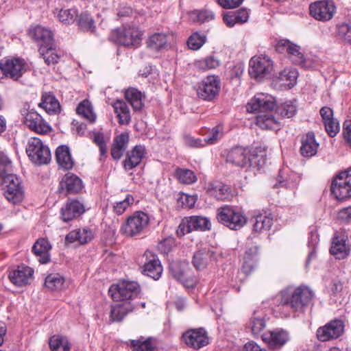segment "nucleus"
Returning a JSON list of instances; mask_svg holds the SVG:
<instances>
[{
  "mask_svg": "<svg viewBox=\"0 0 351 351\" xmlns=\"http://www.w3.org/2000/svg\"><path fill=\"white\" fill-rule=\"evenodd\" d=\"M176 247V241L173 238L169 237L161 241L158 245V250L164 254H168Z\"/></svg>",
  "mask_w": 351,
  "mask_h": 351,
  "instance_id": "63",
  "label": "nucleus"
},
{
  "mask_svg": "<svg viewBox=\"0 0 351 351\" xmlns=\"http://www.w3.org/2000/svg\"><path fill=\"white\" fill-rule=\"evenodd\" d=\"M250 325L253 335H258L265 328V319L263 315L254 311L250 319Z\"/></svg>",
  "mask_w": 351,
  "mask_h": 351,
  "instance_id": "52",
  "label": "nucleus"
},
{
  "mask_svg": "<svg viewBox=\"0 0 351 351\" xmlns=\"http://www.w3.org/2000/svg\"><path fill=\"white\" fill-rule=\"evenodd\" d=\"M330 191L339 200L351 197V168L337 176L332 182Z\"/></svg>",
  "mask_w": 351,
  "mask_h": 351,
  "instance_id": "9",
  "label": "nucleus"
},
{
  "mask_svg": "<svg viewBox=\"0 0 351 351\" xmlns=\"http://www.w3.org/2000/svg\"><path fill=\"white\" fill-rule=\"evenodd\" d=\"M176 176L180 182L186 184H191L197 181L195 173L190 169L178 168L176 171Z\"/></svg>",
  "mask_w": 351,
  "mask_h": 351,
  "instance_id": "55",
  "label": "nucleus"
},
{
  "mask_svg": "<svg viewBox=\"0 0 351 351\" xmlns=\"http://www.w3.org/2000/svg\"><path fill=\"white\" fill-rule=\"evenodd\" d=\"M208 192L210 195L221 201L230 200L233 197L231 187L219 182H210Z\"/></svg>",
  "mask_w": 351,
  "mask_h": 351,
  "instance_id": "29",
  "label": "nucleus"
},
{
  "mask_svg": "<svg viewBox=\"0 0 351 351\" xmlns=\"http://www.w3.org/2000/svg\"><path fill=\"white\" fill-rule=\"evenodd\" d=\"M77 12L75 9H62L58 14L60 21L65 24L73 23L77 19Z\"/></svg>",
  "mask_w": 351,
  "mask_h": 351,
  "instance_id": "57",
  "label": "nucleus"
},
{
  "mask_svg": "<svg viewBox=\"0 0 351 351\" xmlns=\"http://www.w3.org/2000/svg\"><path fill=\"white\" fill-rule=\"evenodd\" d=\"M49 344L51 351H71V343L68 339L62 335H53L49 339Z\"/></svg>",
  "mask_w": 351,
  "mask_h": 351,
  "instance_id": "44",
  "label": "nucleus"
},
{
  "mask_svg": "<svg viewBox=\"0 0 351 351\" xmlns=\"http://www.w3.org/2000/svg\"><path fill=\"white\" fill-rule=\"evenodd\" d=\"M125 97L134 111H141L144 107L143 94L138 89L129 88L125 92Z\"/></svg>",
  "mask_w": 351,
  "mask_h": 351,
  "instance_id": "39",
  "label": "nucleus"
},
{
  "mask_svg": "<svg viewBox=\"0 0 351 351\" xmlns=\"http://www.w3.org/2000/svg\"><path fill=\"white\" fill-rule=\"evenodd\" d=\"M223 127L221 125H216L211 130H208L209 136L205 138L207 145L215 144L222 136Z\"/></svg>",
  "mask_w": 351,
  "mask_h": 351,
  "instance_id": "61",
  "label": "nucleus"
},
{
  "mask_svg": "<svg viewBox=\"0 0 351 351\" xmlns=\"http://www.w3.org/2000/svg\"><path fill=\"white\" fill-rule=\"evenodd\" d=\"M249 74L251 77L260 80L273 70L271 60L266 56H254L250 60Z\"/></svg>",
  "mask_w": 351,
  "mask_h": 351,
  "instance_id": "13",
  "label": "nucleus"
},
{
  "mask_svg": "<svg viewBox=\"0 0 351 351\" xmlns=\"http://www.w3.org/2000/svg\"><path fill=\"white\" fill-rule=\"evenodd\" d=\"M130 141L128 132H122L114 137L110 154L114 160H119L126 151Z\"/></svg>",
  "mask_w": 351,
  "mask_h": 351,
  "instance_id": "27",
  "label": "nucleus"
},
{
  "mask_svg": "<svg viewBox=\"0 0 351 351\" xmlns=\"http://www.w3.org/2000/svg\"><path fill=\"white\" fill-rule=\"evenodd\" d=\"M214 16L213 13L207 10H195L191 14V17L194 21L199 22L201 23L214 19Z\"/></svg>",
  "mask_w": 351,
  "mask_h": 351,
  "instance_id": "58",
  "label": "nucleus"
},
{
  "mask_svg": "<svg viewBox=\"0 0 351 351\" xmlns=\"http://www.w3.org/2000/svg\"><path fill=\"white\" fill-rule=\"evenodd\" d=\"M76 113L88 120L90 123H94L95 121L96 114L93 112L91 102L88 99H84L77 105Z\"/></svg>",
  "mask_w": 351,
  "mask_h": 351,
  "instance_id": "42",
  "label": "nucleus"
},
{
  "mask_svg": "<svg viewBox=\"0 0 351 351\" xmlns=\"http://www.w3.org/2000/svg\"><path fill=\"white\" fill-rule=\"evenodd\" d=\"M26 62L20 58H4L0 60V70L3 75L13 80H18L25 72Z\"/></svg>",
  "mask_w": 351,
  "mask_h": 351,
  "instance_id": "11",
  "label": "nucleus"
},
{
  "mask_svg": "<svg viewBox=\"0 0 351 351\" xmlns=\"http://www.w3.org/2000/svg\"><path fill=\"white\" fill-rule=\"evenodd\" d=\"M296 112L297 108L291 102H285L277 108V112L283 117L291 118Z\"/></svg>",
  "mask_w": 351,
  "mask_h": 351,
  "instance_id": "59",
  "label": "nucleus"
},
{
  "mask_svg": "<svg viewBox=\"0 0 351 351\" xmlns=\"http://www.w3.org/2000/svg\"><path fill=\"white\" fill-rule=\"evenodd\" d=\"M145 256H146L147 261L143 266V274L155 280H158L163 270L158 257L150 251H146Z\"/></svg>",
  "mask_w": 351,
  "mask_h": 351,
  "instance_id": "20",
  "label": "nucleus"
},
{
  "mask_svg": "<svg viewBox=\"0 0 351 351\" xmlns=\"http://www.w3.org/2000/svg\"><path fill=\"white\" fill-rule=\"evenodd\" d=\"M247 167H256L260 169L266 163V153L258 148L252 149L248 151Z\"/></svg>",
  "mask_w": 351,
  "mask_h": 351,
  "instance_id": "40",
  "label": "nucleus"
},
{
  "mask_svg": "<svg viewBox=\"0 0 351 351\" xmlns=\"http://www.w3.org/2000/svg\"><path fill=\"white\" fill-rule=\"evenodd\" d=\"M51 248V246L47 239L39 238L33 245L32 251L41 264H46L50 261Z\"/></svg>",
  "mask_w": 351,
  "mask_h": 351,
  "instance_id": "28",
  "label": "nucleus"
},
{
  "mask_svg": "<svg viewBox=\"0 0 351 351\" xmlns=\"http://www.w3.org/2000/svg\"><path fill=\"white\" fill-rule=\"evenodd\" d=\"M24 119L27 127L39 134H47L51 131V127L34 109L28 110Z\"/></svg>",
  "mask_w": 351,
  "mask_h": 351,
  "instance_id": "18",
  "label": "nucleus"
},
{
  "mask_svg": "<svg viewBox=\"0 0 351 351\" xmlns=\"http://www.w3.org/2000/svg\"><path fill=\"white\" fill-rule=\"evenodd\" d=\"M300 142V152L302 156L309 158L316 155L319 145L313 132H308L302 135Z\"/></svg>",
  "mask_w": 351,
  "mask_h": 351,
  "instance_id": "26",
  "label": "nucleus"
},
{
  "mask_svg": "<svg viewBox=\"0 0 351 351\" xmlns=\"http://www.w3.org/2000/svg\"><path fill=\"white\" fill-rule=\"evenodd\" d=\"M26 153L29 160L38 165H47L51 160V152L49 147L37 137H32L28 140Z\"/></svg>",
  "mask_w": 351,
  "mask_h": 351,
  "instance_id": "7",
  "label": "nucleus"
},
{
  "mask_svg": "<svg viewBox=\"0 0 351 351\" xmlns=\"http://www.w3.org/2000/svg\"><path fill=\"white\" fill-rule=\"evenodd\" d=\"M0 184L4 191L5 197L9 202L17 204L23 200L24 197L23 186L21 179L16 175L9 173L7 176H4L0 180Z\"/></svg>",
  "mask_w": 351,
  "mask_h": 351,
  "instance_id": "8",
  "label": "nucleus"
},
{
  "mask_svg": "<svg viewBox=\"0 0 351 351\" xmlns=\"http://www.w3.org/2000/svg\"><path fill=\"white\" fill-rule=\"evenodd\" d=\"M85 211V202L82 198H68L60 210L61 219L64 222H69L80 217Z\"/></svg>",
  "mask_w": 351,
  "mask_h": 351,
  "instance_id": "15",
  "label": "nucleus"
},
{
  "mask_svg": "<svg viewBox=\"0 0 351 351\" xmlns=\"http://www.w3.org/2000/svg\"><path fill=\"white\" fill-rule=\"evenodd\" d=\"M276 106V100L272 96L258 93L247 104V109L250 112H260L264 114L271 112Z\"/></svg>",
  "mask_w": 351,
  "mask_h": 351,
  "instance_id": "17",
  "label": "nucleus"
},
{
  "mask_svg": "<svg viewBox=\"0 0 351 351\" xmlns=\"http://www.w3.org/2000/svg\"><path fill=\"white\" fill-rule=\"evenodd\" d=\"M143 32L135 25L125 24L111 31L109 40L115 44L128 48L140 46Z\"/></svg>",
  "mask_w": 351,
  "mask_h": 351,
  "instance_id": "3",
  "label": "nucleus"
},
{
  "mask_svg": "<svg viewBox=\"0 0 351 351\" xmlns=\"http://www.w3.org/2000/svg\"><path fill=\"white\" fill-rule=\"evenodd\" d=\"M344 322L340 319L331 320L324 326L318 328L316 336L320 341H328L336 339L341 336L344 332Z\"/></svg>",
  "mask_w": 351,
  "mask_h": 351,
  "instance_id": "14",
  "label": "nucleus"
},
{
  "mask_svg": "<svg viewBox=\"0 0 351 351\" xmlns=\"http://www.w3.org/2000/svg\"><path fill=\"white\" fill-rule=\"evenodd\" d=\"M92 140L93 142L99 147L100 156L99 160H105L107 158L108 147L104 133L101 132H94Z\"/></svg>",
  "mask_w": 351,
  "mask_h": 351,
  "instance_id": "51",
  "label": "nucleus"
},
{
  "mask_svg": "<svg viewBox=\"0 0 351 351\" xmlns=\"http://www.w3.org/2000/svg\"><path fill=\"white\" fill-rule=\"evenodd\" d=\"M313 295V292L308 287L301 285L282 290L275 300L278 306L290 308L293 312L301 313L310 304Z\"/></svg>",
  "mask_w": 351,
  "mask_h": 351,
  "instance_id": "1",
  "label": "nucleus"
},
{
  "mask_svg": "<svg viewBox=\"0 0 351 351\" xmlns=\"http://www.w3.org/2000/svg\"><path fill=\"white\" fill-rule=\"evenodd\" d=\"M206 42V36L204 34L198 32L193 33L187 40V45L190 49L198 50Z\"/></svg>",
  "mask_w": 351,
  "mask_h": 351,
  "instance_id": "56",
  "label": "nucleus"
},
{
  "mask_svg": "<svg viewBox=\"0 0 351 351\" xmlns=\"http://www.w3.org/2000/svg\"><path fill=\"white\" fill-rule=\"evenodd\" d=\"M258 260V247L252 246L246 249L243 255L242 271L249 275L255 269Z\"/></svg>",
  "mask_w": 351,
  "mask_h": 351,
  "instance_id": "31",
  "label": "nucleus"
},
{
  "mask_svg": "<svg viewBox=\"0 0 351 351\" xmlns=\"http://www.w3.org/2000/svg\"><path fill=\"white\" fill-rule=\"evenodd\" d=\"M309 12L317 21L326 22L332 19L336 12V6L332 1H317L310 4Z\"/></svg>",
  "mask_w": 351,
  "mask_h": 351,
  "instance_id": "12",
  "label": "nucleus"
},
{
  "mask_svg": "<svg viewBox=\"0 0 351 351\" xmlns=\"http://www.w3.org/2000/svg\"><path fill=\"white\" fill-rule=\"evenodd\" d=\"M336 29L338 38L344 43L351 44V21L338 23Z\"/></svg>",
  "mask_w": 351,
  "mask_h": 351,
  "instance_id": "50",
  "label": "nucleus"
},
{
  "mask_svg": "<svg viewBox=\"0 0 351 351\" xmlns=\"http://www.w3.org/2000/svg\"><path fill=\"white\" fill-rule=\"evenodd\" d=\"M49 114H57L60 112L61 106L53 93H45L42 95L41 101L38 104Z\"/></svg>",
  "mask_w": 351,
  "mask_h": 351,
  "instance_id": "33",
  "label": "nucleus"
},
{
  "mask_svg": "<svg viewBox=\"0 0 351 351\" xmlns=\"http://www.w3.org/2000/svg\"><path fill=\"white\" fill-rule=\"evenodd\" d=\"M137 308L138 305L130 301L112 305L110 313V321L111 322H121L128 313L133 312Z\"/></svg>",
  "mask_w": 351,
  "mask_h": 351,
  "instance_id": "23",
  "label": "nucleus"
},
{
  "mask_svg": "<svg viewBox=\"0 0 351 351\" xmlns=\"http://www.w3.org/2000/svg\"><path fill=\"white\" fill-rule=\"evenodd\" d=\"M12 165L8 156L0 154V180L9 173H12Z\"/></svg>",
  "mask_w": 351,
  "mask_h": 351,
  "instance_id": "60",
  "label": "nucleus"
},
{
  "mask_svg": "<svg viewBox=\"0 0 351 351\" xmlns=\"http://www.w3.org/2000/svg\"><path fill=\"white\" fill-rule=\"evenodd\" d=\"M300 49L301 48L299 45L293 43L287 53L293 63L304 66L305 64V58Z\"/></svg>",
  "mask_w": 351,
  "mask_h": 351,
  "instance_id": "53",
  "label": "nucleus"
},
{
  "mask_svg": "<svg viewBox=\"0 0 351 351\" xmlns=\"http://www.w3.org/2000/svg\"><path fill=\"white\" fill-rule=\"evenodd\" d=\"M256 123L261 128L265 130H278L280 127L279 122L276 120L271 112L259 114L256 118Z\"/></svg>",
  "mask_w": 351,
  "mask_h": 351,
  "instance_id": "43",
  "label": "nucleus"
},
{
  "mask_svg": "<svg viewBox=\"0 0 351 351\" xmlns=\"http://www.w3.org/2000/svg\"><path fill=\"white\" fill-rule=\"evenodd\" d=\"M146 43L148 48L160 51L167 47V36L162 33H155L148 38Z\"/></svg>",
  "mask_w": 351,
  "mask_h": 351,
  "instance_id": "45",
  "label": "nucleus"
},
{
  "mask_svg": "<svg viewBox=\"0 0 351 351\" xmlns=\"http://www.w3.org/2000/svg\"><path fill=\"white\" fill-rule=\"evenodd\" d=\"M248 149L242 146H234L226 156V162L239 167H247Z\"/></svg>",
  "mask_w": 351,
  "mask_h": 351,
  "instance_id": "25",
  "label": "nucleus"
},
{
  "mask_svg": "<svg viewBox=\"0 0 351 351\" xmlns=\"http://www.w3.org/2000/svg\"><path fill=\"white\" fill-rule=\"evenodd\" d=\"M130 346L133 348L132 351H154L156 348L152 337H148L145 340H143V337L138 339H132Z\"/></svg>",
  "mask_w": 351,
  "mask_h": 351,
  "instance_id": "49",
  "label": "nucleus"
},
{
  "mask_svg": "<svg viewBox=\"0 0 351 351\" xmlns=\"http://www.w3.org/2000/svg\"><path fill=\"white\" fill-rule=\"evenodd\" d=\"M146 154L145 147L142 145H135L126 153L125 158L123 161V168L130 171L140 165Z\"/></svg>",
  "mask_w": 351,
  "mask_h": 351,
  "instance_id": "22",
  "label": "nucleus"
},
{
  "mask_svg": "<svg viewBox=\"0 0 351 351\" xmlns=\"http://www.w3.org/2000/svg\"><path fill=\"white\" fill-rule=\"evenodd\" d=\"M29 35L38 46L40 56L47 65H54L59 62L60 56L57 53L53 34L50 29L37 25L29 30Z\"/></svg>",
  "mask_w": 351,
  "mask_h": 351,
  "instance_id": "2",
  "label": "nucleus"
},
{
  "mask_svg": "<svg viewBox=\"0 0 351 351\" xmlns=\"http://www.w3.org/2000/svg\"><path fill=\"white\" fill-rule=\"evenodd\" d=\"M149 223V215L143 211H136L129 216L120 228L121 234L129 237L142 235Z\"/></svg>",
  "mask_w": 351,
  "mask_h": 351,
  "instance_id": "4",
  "label": "nucleus"
},
{
  "mask_svg": "<svg viewBox=\"0 0 351 351\" xmlns=\"http://www.w3.org/2000/svg\"><path fill=\"white\" fill-rule=\"evenodd\" d=\"M211 223L210 220L202 216H191L184 217L179 226V231L182 235L189 233L192 231H205L210 229Z\"/></svg>",
  "mask_w": 351,
  "mask_h": 351,
  "instance_id": "16",
  "label": "nucleus"
},
{
  "mask_svg": "<svg viewBox=\"0 0 351 351\" xmlns=\"http://www.w3.org/2000/svg\"><path fill=\"white\" fill-rule=\"evenodd\" d=\"M94 237L92 230L89 228L76 229L69 232L66 237V243H73L77 241L81 245L89 243Z\"/></svg>",
  "mask_w": 351,
  "mask_h": 351,
  "instance_id": "32",
  "label": "nucleus"
},
{
  "mask_svg": "<svg viewBox=\"0 0 351 351\" xmlns=\"http://www.w3.org/2000/svg\"><path fill=\"white\" fill-rule=\"evenodd\" d=\"M217 221L231 230H239L247 222L243 213L232 206L220 207L217 210Z\"/></svg>",
  "mask_w": 351,
  "mask_h": 351,
  "instance_id": "5",
  "label": "nucleus"
},
{
  "mask_svg": "<svg viewBox=\"0 0 351 351\" xmlns=\"http://www.w3.org/2000/svg\"><path fill=\"white\" fill-rule=\"evenodd\" d=\"M141 292L139 285L134 281H123L110 286L108 293L114 301H130L138 297Z\"/></svg>",
  "mask_w": 351,
  "mask_h": 351,
  "instance_id": "6",
  "label": "nucleus"
},
{
  "mask_svg": "<svg viewBox=\"0 0 351 351\" xmlns=\"http://www.w3.org/2000/svg\"><path fill=\"white\" fill-rule=\"evenodd\" d=\"M170 271L174 278L181 282L184 286L190 287H193L197 280L194 277L189 276L188 272L182 268L178 263H174L170 266Z\"/></svg>",
  "mask_w": 351,
  "mask_h": 351,
  "instance_id": "36",
  "label": "nucleus"
},
{
  "mask_svg": "<svg viewBox=\"0 0 351 351\" xmlns=\"http://www.w3.org/2000/svg\"><path fill=\"white\" fill-rule=\"evenodd\" d=\"M77 23L79 28L83 32L94 33L96 27L92 16L87 12H82L77 15Z\"/></svg>",
  "mask_w": 351,
  "mask_h": 351,
  "instance_id": "48",
  "label": "nucleus"
},
{
  "mask_svg": "<svg viewBox=\"0 0 351 351\" xmlns=\"http://www.w3.org/2000/svg\"><path fill=\"white\" fill-rule=\"evenodd\" d=\"M324 124L325 130H326L327 134L330 137L335 136L337 134V133L339 132V130H340L339 123L335 119H332L328 121H326L324 123Z\"/></svg>",
  "mask_w": 351,
  "mask_h": 351,
  "instance_id": "64",
  "label": "nucleus"
},
{
  "mask_svg": "<svg viewBox=\"0 0 351 351\" xmlns=\"http://www.w3.org/2000/svg\"><path fill=\"white\" fill-rule=\"evenodd\" d=\"M263 340L271 348H280L289 339L288 333L283 330H276L265 333L262 335Z\"/></svg>",
  "mask_w": 351,
  "mask_h": 351,
  "instance_id": "30",
  "label": "nucleus"
},
{
  "mask_svg": "<svg viewBox=\"0 0 351 351\" xmlns=\"http://www.w3.org/2000/svg\"><path fill=\"white\" fill-rule=\"evenodd\" d=\"M215 256V252L209 248H202L195 252L193 256V265L197 270L207 267Z\"/></svg>",
  "mask_w": 351,
  "mask_h": 351,
  "instance_id": "34",
  "label": "nucleus"
},
{
  "mask_svg": "<svg viewBox=\"0 0 351 351\" xmlns=\"http://www.w3.org/2000/svg\"><path fill=\"white\" fill-rule=\"evenodd\" d=\"M298 77V72L296 69H285L279 74V79L283 82V84L291 88L295 84Z\"/></svg>",
  "mask_w": 351,
  "mask_h": 351,
  "instance_id": "54",
  "label": "nucleus"
},
{
  "mask_svg": "<svg viewBox=\"0 0 351 351\" xmlns=\"http://www.w3.org/2000/svg\"><path fill=\"white\" fill-rule=\"evenodd\" d=\"M65 279L60 274H49L45 280V287L51 291H58L60 290L64 284Z\"/></svg>",
  "mask_w": 351,
  "mask_h": 351,
  "instance_id": "47",
  "label": "nucleus"
},
{
  "mask_svg": "<svg viewBox=\"0 0 351 351\" xmlns=\"http://www.w3.org/2000/svg\"><path fill=\"white\" fill-rule=\"evenodd\" d=\"M270 215L265 213L256 215L254 217L253 230L256 232L269 230L273 224V218Z\"/></svg>",
  "mask_w": 351,
  "mask_h": 351,
  "instance_id": "46",
  "label": "nucleus"
},
{
  "mask_svg": "<svg viewBox=\"0 0 351 351\" xmlns=\"http://www.w3.org/2000/svg\"><path fill=\"white\" fill-rule=\"evenodd\" d=\"M182 341L189 347L198 350L208 344L206 331L203 328L189 329L183 333Z\"/></svg>",
  "mask_w": 351,
  "mask_h": 351,
  "instance_id": "19",
  "label": "nucleus"
},
{
  "mask_svg": "<svg viewBox=\"0 0 351 351\" xmlns=\"http://www.w3.org/2000/svg\"><path fill=\"white\" fill-rule=\"evenodd\" d=\"M83 188L82 180L76 175L67 173L60 182L59 191H66V194L77 193Z\"/></svg>",
  "mask_w": 351,
  "mask_h": 351,
  "instance_id": "24",
  "label": "nucleus"
},
{
  "mask_svg": "<svg viewBox=\"0 0 351 351\" xmlns=\"http://www.w3.org/2000/svg\"><path fill=\"white\" fill-rule=\"evenodd\" d=\"M221 89V80L217 75H208L198 84L197 93L199 98L211 101L219 93Z\"/></svg>",
  "mask_w": 351,
  "mask_h": 351,
  "instance_id": "10",
  "label": "nucleus"
},
{
  "mask_svg": "<svg viewBox=\"0 0 351 351\" xmlns=\"http://www.w3.org/2000/svg\"><path fill=\"white\" fill-rule=\"evenodd\" d=\"M330 253L337 259L345 258L349 253V250L346 245V241L339 237L333 238Z\"/></svg>",
  "mask_w": 351,
  "mask_h": 351,
  "instance_id": "41",
  "label": "nucleus"
},
{
  "mask_svg": "<svg viewBox=\"0 0 351 351\" xmlns=\"http://www.w3.org/2000/svg\"><path fill=\"white\" fill-rule=\"evenodd\" d=\"M134 202V197L132 195L128 194L126 197L122 200L115 203L114 206V211L119 215H122L130 205Z\"/></svg>",
  "mask_w": 351,
  "mask_h": 351,
  "instance_id": "62",
  "label": "nucleus"
},
{
  "mask_svg": "<svg viewBox=\"0 0 351 351\" xmlns=\"http://www.w3.org/2000/svg\"><path fill=\"white\" fill-rule=\"evenodd\" d=\"M112 106L117 114L119 123L128 125L131 121V116L127 104L123 100L117 99L113 103Z\"/></svg>",
  "mask_w": 351,
  "mask_h": 351,
  "instance_id": "38",
  "label": "nucleus"
},
{
  "mask_svg": "<svg viewBox=\"0 0 351 351\" xmlns=\"http://www.w3.org/2000/svg\"><path fill=\"white\" fill-rule=\"evenodd\" d=\"M34 269L25 265H19L16 269L10 271L8 276L10 280L16 287H23L29 284L34 274Z\"/></svg>",
  "mask_w": 351,
  "mask_h": 351,
  "instance_id": "21",
  "label": "nucleus"
},
{
  "mask_svg": "<svg viewBox=\"0 0 351 351\" xmlns=\"http://www.w3.org/2000/svg\"><path fill=\"white\" fill-rule=\"evenodd\" d=\"M56 159L58 165L65 170L71 169L74 165V162L67 145L58 147L56 150Z\"/></svg>",
  "mask_w": 351,
  "mask_h": 351,
  "instance_id": "35",
  "label": "nucleus"
},
{
  "mask_svg": "<svg viewBox=\"0 0 351 351\" xmlns=\"http://www.w3.org/2000/svg\"><path fill=\"white\" fill-rule=\"evenodd\" d=\"M299 184V176L295 173L288 174L284 170L280 169L276 178V183L274 187H285L287 189H295Z\"/></svg>",
  "mask_w": 351,
  "mask_h": 351,
  "instance_id": "37",
  "label": "nucleus"
}]
</instances>
